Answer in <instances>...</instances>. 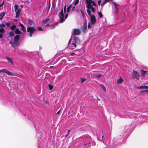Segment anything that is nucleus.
Segmentation results:
<instances>
[{"label":"nucleus","instance_id":"nucleus-40","mask_svg":"<svg viewBox=\"0 0 148 148\" xmlns=\"http://www.w3.org/2000/svg\"><path fill=\"white\" fill-rule=\"evenodd\" d=\"M90 9H91L92 11L93 12H95V8L93 7H92Z\"/></svg>","mask_w":148,"mask_h":148},{"label":"nucleus","instance_id":"nucleus-17","mask_svg":"<svg viewBox=\"0 0 148 148\" xmlns=\"http://www.w3.org/2000/svg\"><path fill=\"white\" fill-rule=\"evenodd\" d=\"M5 12H2L0 14V20H2L3 18V16H4Z\"/></svg>","mask_w":148,"mask_h":148},{"label":"nucleus","instance_id":"nucleus-49","mask_svg":"<svg viewBox=\"0 0 148 148\" xmlns=\"http://www.w3.org/2000/svg\"><path fill=\"white\" fill-rule=\"evenodd\" d=\"M75 6L73 7L72 8V11H73L75 9Z\"/></svg>","mask_w":148,"mask_h":148},{"label":"nucleus","instance_id":"nucleus-52","mask_svg":"<svg viewBox=\"0 0 148 148\" xmlns=\"http://www.w3.org/2000/svg\"><path fill=\"white\" fill-rule=\"evenodd\" d=\"M60 112V110H59L56 113V114H59Z\"/></svg>","mask_w":148,"mask_h":148},{"label":"nucleus","instance_id":"nucleus-62","mask_svg":"<svg viewBox=\"0 0 148 148\" xmlns=\"http://www.w3.org/2000/svg\"><path fill=\"white\" fill-rule=\"evenodd\" d=\"M54 66H50V68H53V67Z\"/></svg>","mask_w":148,"mask_h":148},{"label":"nucleus","instance_id":"nucleus-34","mask_svg":"<svg viewBox=\"0 0 148 148\" xmlns=\"http://www.w3.org/2000/svg\"><path fill=\"white\" fill-rule=\"evenodd\" d=\"M88 29H91L92 28V26L90 25V23L89 22L88 23Z\"/></svg>","mask_w":148,"mask_h":148},{"label":"nucleus","instance_id":"nucleus-41","mask_svg":"<svg viewBox=\"0 0 148 148\" xmlns=\"http://www.w3.org/2000/svg\"><path fill=\"white\" fill-rule=\"evenodd\" d=\"M87 21L86 20H85L84 21V25H85V26H87Z\"/></svg>","mask_w":148,"mask_h":148},{"label":"nucleus","instance_id":"nucleus-51","mask_svg":"<svg viewBox=\"0 0 148 148\" xmlns=\"http://www.w3.org/2000/svg\"><path fill=\"white\" fill-rule=\"evenodd\" d=\"M45 102L46 104H49V102L47 101H45Z\"/></svg>","mask_w":148,"mask_h":148},{"label":"nucleus","instance_id":"nucleus-58","mask_svg":"<svg viewBox=\"0 0 148 148\" xmlns=\"http://www.w3.org/2000/svg\"><path fill=\"white\" fill-rule=\"evenodd\" d=\"M4 0H3V2L2 3H1V4H2L3 5V4H4Z\"/></svg>","mask_w":148,"mask_h":148},{"label":"nucleus","instance_id":"nucleus-25","mask_svg":"<svg viewBox=\"0 0 148 148\" xmlns=\"http://www.w3.org/2000/svg\"><path fill=\"white\" fill-rule=\"evenodd\" d=\"M102 75L98 73L96 75V77L97 78H99L102 77Z\"/></svg>","mask_w":148,"mask_h":148},{"label":"nucleus","instance_id":"nucleus-29","mask_svg":"<svg viewBox=\"0 0 148 148\" xmlns=\"http://www.w3.org/2000/svg\"><path fill=\"white\" fill-rule=\"evenodd\" d=\"M87 8L88 9H90L92 7L91 4H87Z\"/></svg>","mask_w":148,"mask_h":148},{"label":"nucleus","instance_id":"nucleus-33","mask_svg":"<svg viewBox=\"0 0 148 148\" xmlns=\"http://www.w3.org/2000/svg\"><path fill=\"white\" fill-rule=\"evenodd\" d=\"M86 80V79L84 78H81V80H80L81 83H82L83 82H84V81H85Z\"/></svg>","mask_w":148,"mask_h":148},{"label":"nucleus","instance_id":"nucleus-50","mask_svg":"<svg viewBox=\"0 0 148 148\" xmlns=\"http://www.w3.org/2000/svg\"><path fill=\"white\" fill-rule=\"evenodd\" d=\"M3 37V35L0 33V38H2Z\"/></svg>","mask_w":148,"mask_h":148},{"label":"nucleus","instance_id":"nucleus-10","mask_svg":"<svg viewBox=\"0 0 148 148\" xmlns=\"http://www.w3.org/2000/svg\"><path fill=\"white\" fill-rule=\"evenodd\" d=\"M6 59L10 63L12 64L13 65L14 63L13 62V60L12 58H9L8 57H6Z\"/></svg>","mask_w":148,"mask_h":148},{"label":"nucleus","instance_id":"nucleus-60","mask_svg":"<svg viewBox=\"0 0 148 148\" xmlns=\"http://www.w3.org/2000/svg\"><path fill=\"white\" fill-rule=\"evenodd\" d=\"M46 26H49V25L48 24H47Z\"/></svg>","mask_w":148,"mask_h":148},{"label":"nucleus","instance_id":"nucleus-36","mask_svg":"<svg viewBox=\"0 0 148 148\" xmlns=\"http://www.w3.org/2000/svg\"><path fill=\"white\" fill-rule=\"evenodd\" d=\"M144 92H146L147 93H148V90H141L140 91V93Z\"/></svg>","mask_w":148,"mask_h":148},{"label":"nucleus","instance_id":"nucleus-14","mask_svg":"<svg viewBox=\"0 0 148 148\" xmlns=\"http://www.w3.org/2000/svg\"><path fill=\"white\" fill-rule=\"evenodd\" d=\"M75 40L77 44H79L80 43V40L78 37H75Z\"/></svg>","mask_w":148,"mask_h":148},{"label":"nucleus","instance_id":"nucleus-28","mask_svg":"<svg viewBox=\"0 0 148 148\" xmlns=\"http://www.w3.org/2000/svg\"><path fill=\"white\" fill-rule=\"evenodd\" d=\"M87 12L89 16H91V13L90 10L89 9L87 10Z\"/></svg>","mask_w":148,"mask_h":148},{"label":"nucleus","instance_id":"nucleus-8","mask_svg":"<svg viewBox=\"0 0 148 148\" xmlns=\"http://www.w3.org/2000/svg\"><path fill=\"white\" fill-rule=\"evenodd\" d=\"M16 13V18H18L19 17L20 13L21 12V10L20 9H18V10L15 11Z\"/></svg>","mask_w":148,"mask_h":148},{"label":"nucleus","instance_id":"nucleus-44","mask_svg":"<svg viewBox=\"0 0 148 148\" xmlns=\"http://www.w3.org/2000/svg\"><path fill=\"white\" fill-rule=\"evenodd\" d=\"M101 87L103 88V89L104 90H106V88L105 87L103 86V85H101Z\"/></svg>","mask_w":148,"mask_h":148},{"label":"nucleus","instance_id":"nucleus-35","mask_svg":"<svg viewBox=\"0 0 148 148\" xmlns=\"http://www.w3.org/2000/svg\"><path fill=\"white\" fill-rule=\"evenodd\" d=\"M80 10L82 13V16L83 17H84L85 16V15H84V13L83 12L82 10V9H81Z\"/></svg>","mask_w":148,"mask_h":148},{"label":"nucleus","instance_id":"nucleus-63","mask_svg":"<svg viewBox=\"0 0 148 148\" xmlns=\"http://www.w3.org/2000/svg\"><path fill=\"white\" fill-rule=\"evenodd\" d=\"M70 131L69 130H68V134H69V132H70Z\"/></svg>","mask_w":148,"mask_h":148},{"label":"nucleus","instance_id":"nucleus-12","mask_svg":"<svg viewBox=\"0 0 148 148\" xmlns=\"http://www.w3.org/2000/svg\"><path fill=\"white\" fill-rule=\"evenodd\" d=\"M81 29L82 31L84 32H86L87 30V26L85 25H83L81 27Z\"/></svg>","mask_w":148,"mask_h":148},{"label":"nucleus","instance_id":"nucleus-42","mask_svg":"<svg viewBox=\"0 0 148 148\" xmlns=\"http://www.w3.org/2000/svg\"><path fill=\"white\" fill-rule=\"evenodd\" d=\"M66 5H65L64 8V13H65L66 12Z\"/></svg>","mask_w":148,"mask_h":148},{"label":"nucleus","instance_id":"nucleus-48","mask_svg":"<svg viewBox=\"0 0 148 148\" xmlns=\"http://www.w3.org/2000/svg\"><path fill=\"white\" fill-rule=\"evenodd\" d=\"M68 16V14H65V17L66 19L67 18Z\"/></svg>","mask_w":148,"mask_h":148},{"label":"nucleus","instance_id":"nucleus-46","mask_svg":"<svg viewBox=\"0 0 148 148\" xmlns=\"http://www.w3.org/2000/svg\"><path fill=\"white\" fill-rule=\"evenodd\" d=\"M72 45H74V46H75V47H77L76 45V43L75 42L72 43Z\"/></svg>","mask_w":148,"mask_h":148},{"label":"nucleus","instance_id":"nucleus-13","mask_svg":"<svg viewBox=\"0 0 148 148\" xmlns=\"http://www.w3.org/2000/svg\"><path fill=\"white\" fill-rule=\"evenodd\" d=\"M19 26H20L21 27V30H22L23 32H25L26 31V29L23 25L21 23H20L19 24Z\"/></svg>","mask_w":148,"mask_h":148},{"label":"nucleus","instance_id":"nucleus-43","mask_svg":"<svg viewBox=\"0 0 148 148\" xmlns=\"http://www.w3.org/2000/svg\"><path fill=\"white\" fill-rule=\"evenodd\" d=\"M6 24L8 27L10 26V23L9 22L6 23Z\"/></svg>","mask_w":148,"mask_h":148},{"label":"nucleus","instance_id":"nucleus-3","mask_svg":"<svg viewBox=\"0 0 148 148\" xmlns=\"http://www.w3.org/2000/svg\"><path fill=\"white\" fill-rule=\"evenodd\" d=\"M10 43L12 45V47L14 48L17 47L18 46H20V44L19 42L14 41L13 42L10 41Z\"/></svg>","mask_w":148,"mask_h":148},{"label":"nucleus","instance_id":"nucleus-1","mask_svg":"<svg viewBox=\"0 0 148 148\" xmlns=\"http://www.w3.org/2000/svg\"><path fill=\"white\" fill-rule=\"evenodd\" d=\"M27 32L29 33V37H32L33 34L36 31V29L33 27H29L27 28Z\"/></svg>","mask_w":148,"mask_h":148},{"label":"nucleus","instance_id":"nucleus-6","mask_svg":"<svg viewBox=\"0 0 148 148\" xmlns=\"http://www.w3.org/2000/svg\"><path fill=\"white\" fill-rule=\"evenodd\" d=\"M91 23L92 25H94L96 23L95 17L94 15H92L90 17Z\"/></svg>","mask_w":148,"mask_h":148},{"label":"nucleus","instance_id":"nucleus-39","mask_svg":"<svg viewBox=\"0 0 148 148\" xmlns=\"http://www.w3.org/2000/svg\"><path fill=\"white\" fill-rule=\"evenodd\" d=\"M5 27V25L4 24L2 23L1 24H0V27Z\"/></svg>","mask_w":148,"mask_h":148},{"label":"nucleus","instance_id":"nucleus-31","mask_svg":"<svg viewBox=\"0 0 148 148\" xmlns=\"http://www.w3.org/2000/svg\"><path fill=\"white\" fill-rule=\"evenodd\" d=\"M48 86L50 90H51L53 88V86L50 84H49Z\"/></svg>","mask_w":148,"mask_h":148},{"label":"nucleus","instance_id":"nucleus-24","mask_svg":"<svg viewBox=\"0 0 148 148\" xmlns=\"http://www.w3.org/2000/svg\"><path fill=\"white\" fill-rule=\"evenodd\" d=\"M28 24L30 25H32L34 22V21L32 20H30L29 19H28Z\"/></svg>","mask_w":148,"mask_h":148},{"label":"nucleus","instance_id":"nucleus-2","mask_svg":"<svg viewBox=\"0 0 148 148\" xmlns=\"http://www.w3.org/2000/svg\"><path fill=\"white\" fill-rule=\"evenodd\" d=\"M3 72V73H6L8 75L10 76H13L15 75L16 73L15 72H11L7 70L6 69H3L1 70H0V73Z\"/></svg>","mask_w":148,"mask_h":148},{"label":"nucleus","instance_id":"nucleus-38","mask_svg":"<svg viewBox=\"0 0 148 148\" xmlns=\"http://www.w3.org/2000/svg\"><path fill=\"white\" fill-rule=\"evenodd\" d=\"M79 0H76L75 2L74 3V4L75 5H76L79 2Z\"/></svg>","mask_w":148,"mask_h":148},{"label":"nucleus","instance_id":"nucleus-55","mask_svg":"<svg viewBox=\"0 0 148 148\" xmlns=\"http://www.w3.org/2000/svg\"><path fill=\"white\" fill-rule=\"evenodd\" d=\"M20 6H21V8H22L23 7V5L21 4L20 5Z\"/></svg>","mask_w":148,"mask_h":148},{"label":"nucleus","instance_id":"nucleus-37","mask_svg":"<svg viewBox=\"0 0 148 148\" xmlns=\"http://www.w3.org/2000/svg\"><path fill=\"white\" fill-rule=\"evenodd\" d=\"M38 30L39 31H43L42 28L40 27H38Z\"/></svg>","mask_w":148,"mask_h":148},{"label":"nucleus","instance_id":"nucleus-32","mask_svg":"<svg viewBox=\"0 0 148 148\" xmlns=\"http://www.w3.org/2000/svg\"><path fill=\"white\" fill-rule=\"evenodd\" d=\"M98 14L100 18H101L103 17L102 14L101 12H98Z\"/></svg>","mask_w":148,"mask_h":148},{"label":"nucleus","instance_id":"nucleus-11","mask_svg":"<svg viewBox=\"0 0 148 148\" xmlns=\"http://www.w3.org/2000/svg\"><path fill=\"white\" fill-rule=\"evenodd\" d=\"M20 39V36L19 35H16L14 37V41L19 42Z\"/></svg>","mask_w":148,"mask_h":148},{"label":"nucleus","instance_id":"nucleus-9","mask_svg":"<svg viewBox=\"0 0 148 148\" xmlns=\"http://www.w3.org/2000/svg\"><path fill=\"white\" fill-rule=\"evenodd\" d=\"M141 75L142 76H145V75H147L148 73V71H144L142 69L141 70Z\"/></svg>","mask_w":148,"mask_h":148},{"label":"nucleus","instance_id":"nucleus-27","mask_svg":"<svg viewBox=\"0 0 148 148\" xmlns=\"http://www.w3.org/2000/svg\"><path fill=\"white\" fill-rule=\"evenodd\" d=\"M92 1V0H86V2L87 4H91Z\"/></svg>","mask_w":148,"mask_h":148},{"label":"nucleus","instance_id":"nucleus-59","mask_svg":"<svg viewBox=\"0 0 148 148\" xmlns=\"http://www.w3.org/2000/svg\"><path fill=\"white\" fill-rule=\"evenodd\" d=\"M3 6V5H2V4H0V7L1 6Z\"/></svg>","mask_w":148,"mask_h":148},{"label":"nucleus","instance_id":"nucleus-21","mask_svg":"<svg viewBox=\"0 0 148 148\" xmlns=\"http://www.w3.org/2000/svg\"><path fill=\"white\" fill-rule=\"evenodd\" d=\"M72 5L71 4L67 8V12L69 13L70 12V10L72 8Z\"/></svg>","mask_w":148,"mask_h":148},{"label":"nucleus","instance_id":"nucleus-64","mask_svg":"<svg viewBox=\"0 0 148 148\" xmlns=\"http://www.w3.org/2000/svg\"><path fill=\"white\" fill-rule=\"evenodd\" d=\"M74 53H71V55H73V54H74Z\"/></svg>","mask_w":148,"mask_h":148},{"label":"nucleus","instance_id":"nucleus-18","mask_svg":"<svg viewBox=\"0 0 148 148\" xmlns=\"http://www.w3.org/2000/svg\"><path fill=\"white\" fill-rule=\"evenodd\" d=\"M113 4H114V5L116 8V13H118V12L119 10V8L117 7L118 4L114 2L113 3Z\"/></svg>","mask_w":148,"mask_h":148},{"label":"nucleus","instance_id":"nucleus-56","mask_svg":"<svg viewBox=\"0 0 148 148\" xmlns=\"http://www.w3.org/2000/svg\"><path fill=\"white\" fill-rule=\"evenodd\" d=\"M111 0H105V2H108L109 1H110Z\"/></svg>","mask_w":148,"mask_h":148},{"label":"nucleus","instance_id":"nucleus-5","mask_svg":"<svg viewBox=\"0 0 148 148\" xmlns=\"http://www.w3.org/2000/svg\"><path fill=\"white\" fill-rule=\"evenodd\" d=\"M64 13H64V11H63V9L61 10V12L59 13V14L60 15V23H62L64 21Z\"/></svg>","mask_w":148,"mask_h":148},{"label":"nucleus","instance_id":"nucleus-26","mask_svg":"<svg viewBox=\"0 0 148 148\" xmlns=\"http://www.w3.org/2000/svg\"><path fill=\"white\" fill-rule=\"evenodd\" d=\"M18 5L16 4H14V8L15 10V11H16V10H18Z\"/></svg>","mask_w":148,"mask_h":148},{"label":"nucleus","instance_id":"nucleus-54","mask_svg":"<svg viewBox=\"0 0 148 148\" xmlns=\"http://www.w3.org/2000/svg\"><path fill=\"white\" fill-rule=\"evenodd\" d=\"M55 26L54 25H53V28H52V29H54L55 28Z\"/></svg>","mask_w":148,"mask_h":148},{"label":"nucleus","instance_id":"nucleus-30","mask_svg":"<svg viewBox=\"0 0 148 148\" xmlns=\"http://www.w3.org/2000/svg\"><path fill=\"white\" fill-rule=\"evenodd\" d=\"M5 32V29L3 28H0V32L2 33H3Z\"/></svg>","mask_w":148,"mask_h":148},{"label":"nucleus","instance_id":"nucleus-7","mask_svg":"<svg viewBox=\"0 0 148 148\" xmlns=\"http://www.w3.org/2000/svg\"><path fill=\"white\" fill-rule=\"evenodd\" d=\"M81 33L80 29H75L73 30V34L74 35H78Z\"/></svg>","mask_w":148,"mask_h":148},{"label":"nucleus","instance_id":"nucleus-53","mask_svg":"<svg viewBox=\"0 0 148 148\" xmlns=\"http://www.w3.org/2000/svg\"><path fill=\"white\" fill-rule=\"evenodd\" d=\"M106 3H107V2H105V1H104V2H103V3L102 6L103 5H104Z\"/></svg>","mask_w":148,"mask_h":148},{"label":"nucleus","instance_id":"nucleus-16","mask_svg":"<svg viewBox=\"0 0 148 148\" xmlns=\"http://www.w3.org/2000/svg\"><path fill=\"white\" fill-rule=\"evenodd\" d=\"M123 80L122 78H120L119 79H118L117 80V83L118 84H121L123 82Z\"/></svg>","mask_w":148,"mask_h":148},{"label":"nucleus","instance_id":"nucleus-20","mask_svg":"<svg viewBox=\"0 0 148 148\" xmlns=\"http://www.w3.org/2000/svg\"><path fill=\"white\" fill-rule=\"evenodd\" d=\"M49 20V18H47L46 19L42 21V23L43 24H46Z\"/></svg>","mask_w":148,"mask_h":148},{"label":"nucleus","instance_id":"nucleus-47","mask_svg":"<svg viewBox=\"0 0 148 148\" xmlns=\"http://www.w3.org/2000/svg\"><path fill=\"white\" fill-rule=\"evenodd\" d=\"M101 0H99L98 1V3L99 4V5H100V3L101 2Z\"/></svg>","mask_w":148,"mask_h":148},{"label":"nucleus","instance_id":"nucleus-23","mask_svg":"<svg viewBox=\"0 0 148 148\" xmlns=\"http://www.w3.org/2000/svg\"><path fill=\"white\" fill-rule=\"evenodd\" d=\"M16 25H14L10 27V29L12 30H13L15 29V28H16Z\"/></svg>","mask_w":148,"mask_h":148},{"label":"nucleus","instance_id":"nucleus-4","mask_svg":"<svg viewBox=\"0 0 148 148\" xmlns=\"http://www.w3.org/2000/svg\"><path fill=\"white\" fill-rule=\"evenodd\" d=\"M140 75L138 72L135 71H134L133 72L132 77L133 78H136L139 79L140 78Z\"/></svg>","mask_w":148,"mask_h":148},{"label":"nucleus","instance_id":"nucleus-22","mask_svg":"<svg viewBox=\"0 0 148 148\" xmlns=\"http://www.w3.org/2000/svg\"><path fill=\"white\" fill-rule=\"evenodd\" d=\"M14 35V32L12 31H10V32L9 34V36L10 37H12Z\"/></svg>","mask_w":148,"mask_h":148},{"label":"nucleus","instance_id":"nucleus-15","mask_svg":"<svg viewBox=\"0 0 148 148\" xmlns=\"http://www.w3.org/2000/svg\"><path fill=\"white\" fill-rule=\"evenodd\" d=\"M15 33L16 34H21V31L18 28L15 29Z\"/></svg>","mask_w":148,"mask_h":148},{"label":"nucleus","instance_id":"nucleus-19","mask_svg":"<svg viewBox=\"0 0 148 148\" xmlns=\"http://www.w3.org/2000/svg\"><path fill=\"white\" fill-rule=\"evenodd\" d=\"M137 88L142 89H148V87L147 86H142L139 87H138Z\"/></svg>","mask_w":148,"mask_h":148},{"label":"nucleus","instance_id":"nucleus-57","mask_svg":"<svg viewBox=\"0 0 148 148\" xmlns=\"http://www.w3.org/2000/svg\"><path fill=\"white\" fill-rule=\"evenodd\" d=\"M71 41V39H70V40H69V42H68L69 44L70 43Z\"/></svg>","mask_w":148,"mask_h":148},{"label":"nucleus","instance_id":"nucleus-45","mask_svg":"<svg viewBox=\"0 0 148 148\" xmlns=\"http://www.w3.org/2000/svg\"><path fill=\"white\" fill-rule=\"evenodd\" d=\"M92 3L93 5L94 6H96V4L94 2V1H92Z\"/></svg>","mask_w":148,"mask_h":148},{"label":"nucleus","instance_id":"nucleus-61","mask_svg":"<svg viewBox=\"0 0 148 148\" xmlns=\"http://www.w3.org/2000/svg\"><path fill=\"white\" fill-rule=\"evenodd\" d=\"M68 135V134H66V135H65V137H67V136Z\"/></svg>","mask_w":148,"mask_h":148}]
</instances>
